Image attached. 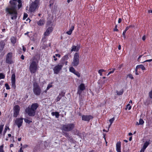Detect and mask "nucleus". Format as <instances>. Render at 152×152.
Masks as SVG:
<instances>
[{
    "label": "nucleus",
    "mask_w": 152,
    "mask_h": 152,
    "mask_svg": "<svg viewBox=\"0 0 152 152\" xmlns=\"http://www.w3.org/2000/svg\"><path fill=\"white\" fill-rule=\"evenodd\" d=\"M4 46L2 44L0 43V48H1V50H3L4 48Z\"/></svg>",
    "instance_id": "obj_46"
},
{
    "label": "nucleus",
    "mask_w": 152,
    "mask_h": 152,
    "mask_svg": "<svg viewBox=\"0 0 152 152\" xmlns=\"http://www.w3.org/2000/svg\"><path fill=\"white\" fill-rule=\"evenodd\" d=\"M83 91H81L80 90L78 89L77 93L79 95H80L82 93V92Z\"/></svg>",
    "instance_id": "obj_45"
},
{
    "label": "nucleus",
    "mask_w": 152,
    "mask_h": 152,
    "mask_svg": "<svg viewBox=\"0 0 152 152\" xmlns=\"http://www.w3.org/2000/svg\"><path fill=\"white\" fill-rule=\"evenodd\" d=\"M21 138H18V141H21Z\"/></svg>",
    "instance_id": "obj_61"
},
{
    "label": "nucleus",
    "mask_w": 152,
    "mask_h": 152,
    "mask_svg": "<svg viewBox=\"0 0 152 152\" xmlns=\"http://www.w3.org/2000/svg\"><path fill=\"white\" fill-rule=\"evenodd\" d=\"M117 25H115V28L114 29V31H118V30L117 28Z\"/></svg>",
    "instance_id": "obj_47"
},
{
    "label": "nucleus",
    "mask_w": 152,
    "mask_h": 152,
    "mask_svg": "<svg viewBox=\"0 0 152 152\" xmlns=\"http://www.w3.org/2000/svg\"><path fill=\"white\" fill-rule=\"evenodd\" d=\"M121 46L120 45H119L118 46V49L119 50H121Z\"/></svg>",
    "instance_id": "obj_59"
},
{
    "label": "nucleus",
    "mask_w": 152,
    "mask_h": 152,
    "mask_svg": "<svg viewBox=\"0 0 152 152\" xmlns=\"http://www.w3.org/2000/svg\"><path fill=\"white\" fill-rule=\"evenodd\" d=\"M64 136L65 137H69V134L68 133H66L64 134Z\"/></svg>",
    "instance_id": "obj_48"
},
{
    "label": "nucleus",
    "mask_w": 152,
    "mask_h": 152,
    "mask_svg": "<svg viewBox=\"0 0 152 152\" xmlns=\"http://www.w3.org/2000/svg\"><path fill=\"white\" fill-rule=\"evenodd\" d=\"M23 120V118H16L15 121V124L16 125L18 128H20L22 125Z\"/></svg>",
    "instance_id": "obj_8"
},
{
    "label": "nucleus",
    "mask_w": 152,
    "mask_h": 152,
    "mask_svg": "<svg viewBox=\"0 0 152 152\" xmlns=\"http://www.w3.org/2000/svg\"><path fill=\"white\" fill-rule=\"evenodd\" d=\"M132 133H131V132H130V133H129V136H131V135H132Z\"/></svg>",
    "instance_id": "obj_64"
},
{
    "label": "nucleus",
    "mask_w": 152,
    "mask_h": 152,
    "mask_svg": "<svg viewBox=\"0 0 152 152\" xmlns=\"http://www.w3.org/2000/svg\"><path fill=\"white\" fill-rule=\"evenodd\" d=\"M38 106L39 105L37 103L33 104L31 107H28L26 108L25 111L29 116H33L35 114L36 110Z\"/></svg>",
    "instance_id": "obj_2"
},
{
    "label": "nucleus",
    "mask_w": 152,
    "mask_h": 152,
    "mask_svg": "<svg viewBox=\"0 0 152 152\" xmlns=\"http://www.w3.org/2000/svg\"><path fill=\"white\" fill-rule=\"evenodd\" d=\"M11 42L13 44H15L16 42V38L14 37H12L11 38Z\"/></svg>",
    "instance_id": "obj_25"
},
{
    "label": "nucleus",
    "mask_w": 152,
    "mask_h": 152,
    "mask_svg": "<svg viewBox=\"0 0 152 152\" xmlns=\"http://www.w3.org/2000/svg\"><path fill=\"white\" fill-rule=\"evenodd\" d=\"M61 67H54L53 70L55 74H58L61 69Z\"/></svg>",
    "instance_id": "obj_19"
},
{
    "label": "nucleus",
    "mask_w": 152,
    "mask_h": 152,
    "mask_svg": "<svg viewBox=\"0 0 152 152\" xmlns=\"http://www.w3.org/2000/svg\"><path fill=\"white\" fill-rule=\"evenodd\" d=\"M73 0H67V2L69 3L70 2L72 1Z\"/></svg>",
    "instance_id": "obj_63"
},
{
    "label": "nucleus",
    "mask_w": 152,
    "mask_h": 152,
    "mask_svg": "<svg viewBox=\"0 0 152 152\" xmlns=\"http://www.w3.org/2000/svg\"><path fill=\"white\" fill-rule=\"evenodd\" d=\"M145 150V149L142 148L141 149L140 152H144Z\"/></svg>",
    "instance_id": "obj_53"
},
{
    "label": "nucleus",
    "mask_w": 152,
    "mask_h": 152,
    "mask_svg": "<svg viewBox=\"0 0 152 152\" xmlns=\"http://www.w3.org/2000/svg\"><path fill=\"white\" fill-rule=\"evenodd\" d=\"M53 58H54V61H56L57 60V59L56 58V57L55 56H53Z\"/></svg>",
    "instance_id": "obj_49"
},
{
    "label": "nucleus",
    "mask_w": 152,
    "mask_h": 152,
    "mask_svg": "<svg viewBox=\"0 0 152 152\" xmlns=\"http://www.w3.org/2000/svg\"><path fill=\"white\" fill-rule=\"evenodd\" d=\"M20 110V107L18 105H15L14 108L13 116L16 117L18 115Z\"/></svg>",
    "instance_id": "obj_9"
},
{
    "label": "nucleus",
    "mask_w": 152,
    "mask_h": 152,
    "mask_svg": "<svg viewBox=\"0 0 152 152\" xmlns=\"http://www.w3.org/2000/svg\"><path fill=\"white\" fill-rule=\"evenodd\" d=\"M33 91L34 94L37 96H39L41 94V88L37 83L35 82L33 84Z\"/></svg>",
    "instance_id": "obj_4"
},
{
    "label": "nucleus",
    "mask_w": 152,
    "mask_h": 152,
    "mask_svg": "<svg viewBox=\"0 0 152 152\" xmlns=\"http://www.w3.org/2000/svg\"><path fill=\"white\" fill-rule=\"evenodd\" d=\"M127 77H129V78H130L131 79L133 80L134 79V77L132 76V75L130 74H129L128 75H127Z\"/></svg>",
    "instance_id": "obj_38"
},
{
    "label": "nucleus",
    "mask_w": 152,
    "mask_h": 152,
    "mask_svg": "<svg viewBox=\"0 0 152 152\" xmlns=\"http://www.w3.org/2000/svg\"><path fill=\"white\" fill-rule=\"evenodd\" d=\"M132 137H129V140L130 141H131L132 140Z\"/></svg>",
    "instance_id": "obj_60"
},
{
    "label": "nucleus",
    "mask_w": 152,
    "mask_h": 152,
    "mask_svg": "<svg viewBox=\"0 0 152 152\" xmlns=\"http://www.w3.org/2000/svg\"><path fill=\"white\" fill-rule=\"evenodd\" d=\"M129 27H127L125 29V30L123 31V35L124 38H125V34L126 31L129 28Z\"/></svg>",
    "instance_id": "obj_30"
},
{
    "label": "nucleus",
    "mask_w": 152,
    "mask_h": 152,
    "mask_svg": "<svg viewBox=\"0 0 152 152\" xmlns=\"http://www.w3.org/2000/svg\"><path fill=\"white\" fill-rule=\"evenodd\" d=\"M56 57H58V58H60L61 55L59 54H56L55 55Z\"/></svg>",
    "instance_id": "obj_50"
},
{
    "label": "nucleus",
    "mask_w": 152,
    "mask_h": 152,
    "mask_svg": "<svg viewBox=\"0 0 152 152\" xmlns=\"http://www.w3.org/2000/svg\"><path fill=\"white\" fill-rule=\"evenodd\" d=\"M7 129L10 130V129L8 127V126L7 125H6L5 126V128L4 129V130L3 132V134L4 135L6 132Z\"/></svg>",
    "instance_id": "obj_26"
},
{
    "label": "nucleus",
    "mask_w": 152,
    "mask_h": 152,
    "mask_svg": "<svg viewBox=\"0 0 152 152\" xmlns=\"http://www.w3.org/2000/svg\"><path fill=\"white\" fill-rule=\"evenodd\" d=\"M5 86L6 87V89H7L8 90L10 88L8 84L7 83H5Z\"/></svg>",
    "instance_id": "obj_41"
},
{
    "label": "nucleus",
    "mask_w": 152,
    "mask_h": 152,
    "mask_svg": "<svg viewBox=\"0 0 152 152\" xmlns=\"http://www.w3.org/2000/svg\"><path fill=\"white\" fill-rule=\"evenodd\" d=\"M121 21V18H119L118 20V23H120Z\"/></svg>",
    "instance_id": "obj_56"
},
{
    "label": "nucleus",
    "mask_w": 152,
    "mask_h": 152,
    "mask_svg": "<svg viewBox=\"0 0 152 152\" xmlns=\"http://www.w3.org/2000/svg\"><path fill=\"white\" fill-rule=\"evenodd\" d=\"M21 58L23 60L24 58V56L22 55L21 57Z\"/></svg>",
    "instance_id": "obj_55"
},
{
    "label": "nucleus",
    "mask_w": 152,
    "mask_h": 152,
    "mask_svg": "<svg viewBox=\"0 0 152 152\" xmlns=\"http://www.w3.org/2000/svg\"><path fill=\"white\" fill-rule=\"evenodd\" d=\"M4 145L3 144L0 146V152H4V151L3 150Z\"/></svg>",
    "instance_id": "obj_36"
},
{
    "label": "nucleus",
    "mask_w": 152,
    "mask_h": 152,
    "mask_svg": "<svg viewBox=\"0 0 152 152\" xmlns=\"http://www.w3.org/2000/svg\"><path fill=\"white\" fill-rule=\"evenodd\" d=\"M75 125L74 124H68L63 125L62 129L66 132H69L72 130L74 128Z\"/></svg>",
    "instance_id": "obj_3"
},
{
    "label": "nucleus",
    "mask_w": 152,
    "mask_h": 152,
    "mask_svg": "<svg viewBox=\"0 0 152 152\" xmlns=\"http://www.w3.org/2000/svg\"><path fill=\"white\" fill-rule=\"evenodd\" d=\"M4 95H4V97H7V93H5V94H4Z\"/></svg>",
    "instance_id": "obj_62"
},
{
    "label": "nucleus",
    "mask_w": 152,
    "mask_h": 152,
    "mask_svg": "<svg viewBox=\"0 0 152 152\" xmlns=\"http://www.w3.org/2000/svg\"><path fill=\"white\" fill-rule=\"evenodd\" d=\"M149 95L150 97L152 99V90L149 93Z\"/></svg>",
    "instance_id": "obj_43"
},
{
    "label": "nucleus",
    "mask_w": 152,
    "mask_h": 152,
    "mask_svg": "<svg viewBox=\"0 0 152 152\" xmlns=\"http://www.w3.org/2000/svg\"><path fill=\"white\" fill-rule=\"evenodd\" d=\"M11 84L12 87L15 89L16 87L15 85V74H13L11 76Z\"/></svg>",
    "instance_id": "obj_11"
},
{
    "label": "nucleus",
    "mask_w": 152,
    "mask_h": 152,
    "mask_svg": "<svg viewBox=\"0 0 152 152\" xmlns=\"http://www.w3.org/2000/svg\"><path fill=\"white\" fill-rule=\"evenodd\" d=\"M30 66H37L38 64V61L35 59H33L31 60Z\"/></svg>",
    "instance_id": "obj_15"
},
{
    "label": "nucleus",
    "mask_w": 152,
    "mask_h": 152,
    "mask_svg": "<svg viewBox=\"0 0 152 152\" xmlns=\"http://www.w3.org/2000/svg\"><path fill=\"white\" fill-rule=\"evenodd\" d=\"M38 6L33 2L30 5L29 10L31 12H33L36 9Z\"/></svg>",
    "instance_id": "obj_12"
},
{
    "label": "nucleus",
    "mask_w": 152,
    "mask_h": 152,
    "mask_svg": "<svg viewBox=\"0 0 152 152\" xmlns=\"http://www.w3.org/2000/svg\"><path fill=\"white\" fill-rule=\"evenodd\" d=\"M24 120L25 122L26 123H28V124H29L30 123H31L32 122V121L29 120L25 118L24 119Z\"/></svg>",
    "instance_id": "obj_34"
},
{
    "label": "nucleus",
    "mask_w": 152,
    "mask_h": 152,
    "mask_svg": "<svg viewBox=\"0 0 152 152\" xmlns=\"http://www.w3.org/2000/svg\"><path fill=\"white\" fill-rule=\"evenodd\" d=\"M104 71V70L103 69H100L98 71V73L99 74L100 76L102 75V72Z\"/></svg>",
    "instance_id": "obj_39"
},
{
    "label": "nucleus",
    "mask_w": 152,
    "mask_h": 152,
    "mask_svg": "<svg viewBox=\"0 0 152 152\" xmlns=\"http://www.w3.org/2000/svg\"><path fill=\"white\" fill-rule=\"evenodd\" d=\"M23 152V151L22 150V147H21L20 148L19 151V152Z\"/></svg>",
    "instance_id": "obj_52"
},
{
    "label": "nucleus",
    "mask_w": 152,
    "mask_h": 152,
    "mask_svg": "<svg viewBox=\"0 0 152 152\" xmlns=\"http://www.w3.org/2000/svg\"><path fill=\"white\" fill-rule=\"evenodd\" d=\"M78 89L81 91H83L85 89V87L84 84L81 83L78 87Z\"/></svg>",
    "instance_id": "obj_23"
},
{
    "label": "nucleus",
    "mask_w": 152,
    "mask_h": 152,
    "mask_svg": "<svg viewBox=\"0 0 152 152\" xmlns=\"http://www.w3.org/2000/svg\"><path fill=\"white\" fill-rule=\"evenodd\" d=\"M69 71L70 72L73 73L78 77H80V74L77 71H76L73 67H70L69 68Z\"/></svg>",
    "instance_id": "obj_13"
},
{
    "label": "nucleus",
    "mask_w": 152,
    "mask_h": 152,
    "mask_svg": "<svg viewBox=\"0 0 152 152\" xmlns=\"http://www.w3.org/2000/svg\"><path fill=\"white\" fill-rule=\"evenodd\" d=\"M79 55L78 53H76L75 54L73 61L72 63L73 65L74 66H77L79 63Z\"/></svg>",
    "instance_id": "obj_7"
},
{
    "label": "nucleus",
    "mask_w": 152,
    "mask_h": 152,
    "mask_svg": "<svg viewBox=\"0 0 152 152\" xmlns=\"http://www.w3.org/2000/svg\"><path fill=\"white\" fill-rule=\"evenodd\" d=\"M37 67H29V69L31 73H35L37 69Z\"/></svg>",
    "instance_id": "obj_22"
},
{
    "label": "nucleus",
    "mask_w": 152,
    "mask_h": 152,
    "mask_svg": "<svg viewBox=\"0 0 152 152\" xmlns=\"http://www.w3.org/2000/svg\"><path fill=\"white\" fill-rule=\"evenodd\" d=\"M114 120H115V118H114L113 117V118H112L110 119L109 120V121L110 123V125L109 126V127H108L109 128H110V126H111V124H112L113 122L114 121Z\"/></svg>",
    "instance_id": "obj_29"
},
{
    "label": "nucleus",
    "mask_w": 152,
    "mask_h": 152,
    "mask_svg": "<svg viewBox=\"0 0 152 152\" xmlns=\"http://www.w3.org/2000/svg\"><path fill=\"white\" fill-rule=\"evenodd\" d=\"M28 15L26 13H24V15L23 17V20H25L27 17Z\"/></svg>",
    "instance_id": "obj_44"
},
{
    "label": "nucleus",
    "mask_w": 152,
    "mask_h": 152,
    "mask_svg": "<svg viewBox=\"0 0 152 152\" xmlns=\"http://www.w3.org/2000/svg\"><path fill=\"white\" fill-rule=\"evenodd\" d=\"M12 53L11 52L7 53L6 59V63L9 64H12L14 63V61L12 59Z\"/></svg>",
    "instance_id": "obj_6"
},
{
    "label": "nucleus",
    "mask_w": 152,
    "mask_h": 152,
    "mask_svg": "<svg viewBox=\"0 0 152 152\" xmlns=\"http://www.w3.org/2000/svg\"><path fill=\"white\" fill-rule=\"evenodd\" d=\"M93 117L91 115H83L82 116V119L83 121H89L91 119H92Z\"/></svg>",
    "instance_id": "obj_10"
},
{
    "label": "nucleus",
    "mask_w": 152,
    "mask_h": 152,
    "mask_svg": "<svg viewBox=\"0 0 152 152\" xmlns=\"http://www.w3.org/2000/svg\"><path fill=\"white\" fill-rule=\"evenodd\" d=\"M80 48L79 46L77 45V46H73L72 48L71 51L72 52L73 51H77L79 50Z\"/></svg>",
    "instance_id": "obj_20"
},
{
    "label": "nucleus",
    "mask_w": 152,
    "mask_h": 152,
    "mask_svg": "<svg viewBox=\"0 0 152 152\" xmlns=\"http://www.w3.org/2000/svg\"><path fill=\"white\" fill-rule=\"evenodd\" d=\"M18 7L19 9L22 6V1L21 0H18Z\"/></svg>",
    "instance_id": "obj_31"
},
{
    "label": "nucleus",
    "mask_w": 152,
    "mask_h": 152,
    "mask_svg": "<svg viewBox=\"0 0 152 152\" xmlns=\"http://www.w3.org/2000/svg\"><path fill=\"white\" fill-rule=\"evenodd\" d=\"M115 70V69H113L112 70L110 71L111 72V73H113V72H114V71Z\"/></svg>",
    "instance_id": "obj_58"
},
{
    "label": "nucleus",
    "mask_w": 152,
    "mask_h": 152,
    "mask_svg": "<svg viewBox=\"0 0 152 152\" xmlns=\"http://www.w3.org/2000/svg\"><path fill=\"white\" fill-rule=\"evenodd\" d=\"M61 96L59 94V95L57 97L56 99V101L57 102H58L61 99Z\"/></svg>",
    "instance_id": "obj_33"
},
{
    "label": "nucleus",
    "mask_w": 152,
    "mask_h": 152,
    "mask_svg": "<svg viewBox=\"0 0 152 152\" xmlns=\"http://www.w3.org/2000/svg\"><path fill=\"white\" fill-rule=\"evenodd\" d=\"M152 61V59L148 60L145 61L144 62H147V61Z\"/></svg>",
    "instance_id": "obj_57"
},
{
    "label": "nucleus",
    "mask_w": 152,
    "mask_h": 152,
    "mask_svg": "<svg viewBox=\"0 0 152 152\" xmlns=\"http://www.w3.org/2000/svg\"><path fill=\"white\" fill-rule=\"evenodd\" d=\"M4 126V125H0V134L2 133Z\"/></svg>",
    "instance_id": "obj_35"
},
{
    "label": "nucleus",
    "mask_w": 152,
    "mask_h": 152,
    "mask_svg": "<svg viewBox=\"0 0 152 152\" xmlns=\"http://www.w3.org/2000/svg\"><path fill=\"white\" fill-rule=\"evenodd\" d=\"M45 23V20L44 19H41L37 22V24L38 26H42Z\"/></svg>",
    "instance_id": "obj_16"
},
{
    "label": "nucleus",
    "mask_w": 152,
    "mask_h": 152,
    "mask_svg": "<svg viewBox=\"0 0 152 152\" xmlns=\"http://www.w3.org/2000/svg\"><path fill=\"white\" fill-rule=\"evenodd\" d=\"M5 76L4 74L2 73H0V80L1 79H3L5 78Z\"/></svg>",
    "instance_id": "obj_32"
},
{
    "label": "nucleus",
    "mask_w": 152,
    "mask_h": 152,
    "mask_svg": "<svg viewBox=\"0 0 152 152\" xmlns=\"http://www.w3.org/2000/svg\"><path fill=\"white\" fill-rule=\"evenodd\" d=\"M144 121L142 119H140L139 121V124H140V125L143 124L144 123Z\"/></svg>",
    "instance_id": "obj_37"
},
{
    "label": "nucleus",
    "mask_w": 152,
    "mask_h": 152,
    "mask_svg": "<svg viewBox=\"0 0 152 152\" xmlns=\"http://www.w3.org/2000/svg\"><path fill=\"white\" fill-rule=\"evenodd\" d=\"M121 143L120 142H118L116 144V150L117 152H121Z\"/></svg>",
    "instance_id": "obj_17"
},
{
    "label": "nucleus",
    "mask_w": 152,
    "mask_h": 152,
    "mask_svg": "<svg viewBox=\"0 0 152 152\" xmlns=\"http://www.w3.org/2000/svg\"><path fill=\"white\" fill-rule=\"evenodd\" d=\"M142 39L144 41L145 39V36H143L142 37Z\"/></svg>",
    "instance_id": "obj_54"
},
{
    "label": "nucleus",
    "mask_w": 152,
    "mask_h": 152,
    "mask_svg": "<svg viewBox=\"0 0 152 152\" xmlns=\"http://www.w3.org/2000/svg\"><path fill=\"white\" fill-rule=\"evenodd\" d=\"M117 94L118 95H121L123 94V91H117Z\"/></svg>",
    "instance_id": "obj_40"
},
{
    "label": "nucleus",
    "mask_w": 152,
    "mask_h": 152,
    "mask_svg": "<svg viewBox=\"0 0 152 152\" xmlns=\"http://www.w3.org/2000/svg\"><path fill=\"white\" fill-rule=\"evenodd\" d=\"M74 25H72L71 26L69 30L68 31L66 32V33L69 35H71L72 32V31L74 30Z\"/></svg>",
    "instance_id": "obj_18"
},
{
    "label": "nucleus",
    "mask_w": 152,
    "mask_h": 152,
    "mask_svg": "<svg viewBox=\"0 0 152 152\" xmlns=\"http://www.w3.org/2000/svg\"><path fill=\"white\" fill-rule=\"evenodd\" d=\"M53 30V28L52 27H49L46 30L44 33L45 36H48L52 32Z\"/></svg>",
    "instance_id": "obj_14"
},
{
    "label": "nucleus",
    "mask_w": 152,
    "mask_h": 152,
    "mask_svg": "<svg viewBox=\"0 0 152 152\" xmlns=\"http://www.w3.org/2000/svg\"><path fill=\"white\" fill-rule=\"evenodd\" d=\"M69 58V57L68 55H66L63 56L61 59L60 62V65L58 66H63L67 65L68 63L67 60Z\"/></svg>",
    "instance_id": "obj_5"
},
{
    "label": "nucleus",
    "mask_w": 152,
    "mask_h": 152,
    "mask_svg": "<svg viewBox=\"0 0 152 152\" xmlns=\"http://www.w3.org/2000/svg\"><path fill=\"white\" fill-rule=\"evenodd\" d=\"M128 108L129 110H130L131 108V106L130 105V104H128L127 105V107L126 109V110Z\"/></svg>",
    "instance_id": "obj_42"
},
{
    "label": "nucleus",
    "mask_w": 152,
    "mask_h": 152,
    "mask_svg": "<svg viewBox=\"0 0 152 152\" xmlns=\"http://www.w3.org/2000/svg\"><path fill=\"white\" fill-rule=\"evenodd\" d=\"M149 144V143L148 142L146 141L144 144L142 148L145 149L147 147L148 145Z\"/></svg>",
    "instance_id": "obj_27"
},
{
    "label": "nucleus",
    "mask_w": 152,
    "mask_h": 152,
    "mask_svg": "<svg viewBox=\"0 0 152 152\" xmlns=\"http://www.w3.org/2000/svg\"><path fill=\"white\" fill-rule=\"evenodd\" d=\"M51 115L53 116H55L57 118H59V113L57 112H52Z\"/></svg>",
    "instance_id": "obj_24"
},
{
    "label": "nucleus",
    "mask_w": 152,
    "mask_h": 152,
    "mask_svg": "<svg viewBox=\"0 0 152 152\" xmlns=\"http://www.w3.org/2000/svg\"><path fill=\"white\" fill-rule=\"evenodd\" d=\"M142 69V70H144L145 69V67H136L135 69V74L136 75H139L138 73V70Z\"/></svg>",
    "instance_id": "obj_21"
},
{
    "label": "nucleus",
    "mask_w": 152,
    "mask_h": 152,
    "mask_svg": "<svg viewBox=\"0 0 152 152\" xmlns=\"http://www.w3.org/2000/svg\"><path fill=\"white\" fill-rule=\"evenodd\" d=\"M23 48V50L24 51V52H25L26 50V48H25L24 46L23 45L22 46Z\"/></svg>",
    "instance_id": "obj_51"
},
{
    "label": "nucleus",
    "mask_w": 152,
    "mask_h": 152,
    "mask_svg": "<svg viewBox=\"0 0 152 152\" xmlns=\"http://www.w3.org/2000/svg\"><path fill=\"white\" fill-rule=\"evenodd\" d=\"M18 3L17 0H12L10 1L11 7L7 8L6 10L9 15L11 17L12 20L15 19L17 17V12L15 7Z\"/></svg>",
    "instance_id": "obj_1"
},
{
    "label": "nucleus",
    "mask_w": 152,
    "mask_h": 152,
    "mask_svg": "<svg viewBox=\"0 0 152 152\" xmlns=\"http://www.w3.org/2000/svg\"><path fill=\"white\" fill-rule=\"evenodd\" d=\"M52 83H49L48 84L47 88H46V90L45 91V92H46L47 91L49 90L50 88L52 87Z\"/></svg>",
    "instance_id": "obj_28"
}]
</instances>
